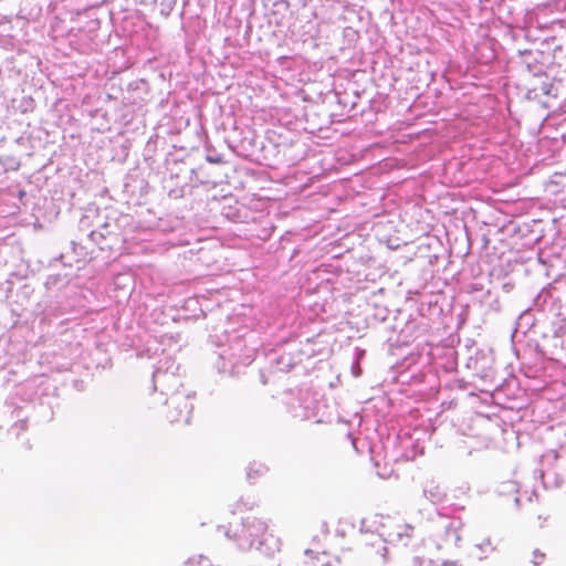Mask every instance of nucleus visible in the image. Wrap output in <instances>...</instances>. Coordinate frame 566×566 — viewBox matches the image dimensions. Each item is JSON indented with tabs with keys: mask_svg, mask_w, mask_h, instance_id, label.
<instances>
[{
	"mask_svg": "<svg viewBox=\"0 0 566 566\" xmlns=\"http://www.w3.org/2000/svg\"><path fill=\"white\" fill-rule=\"evenodd\" d=\"M514 285L512 283H504L502 284V290L505 293H510L513 290Z\"/></svg>",
	"mask_w": 566,
	"mask_h": 566,
	"instance_id": "2f4dec72",
	"label": "nucleus"
},
{
	"mask_svg": "<svg viewBox=\"0 0 566 566\" xmlns=\"http://www.w3.org/2000/svg\"><path fill=\"white\" fill-rule=\"evenodd\" d=\"M167 419L171 422L188 424L190 422L193 403L189 394L172 392L165 401Z\"/></svg>",
	"mask_w": 566,
	"mask_h": 566,
	"instance_id": "39448f33",
	"label": "nucleus"
},
{
	"mask_svg": "<svg viewBox=\"0 0 566 566\" xmlns=\"http://www.w3.org/2000/svg\"><path fill=\"white\" fill-rule=\"evenodd\" d=\"M32 292H33V290L31 289V286H30V285H28V284H23V285L21 286V295H23V297H24L25 300L29 297L30 293H32Z\"/></svg>",
	"mask_w": 566,
	"mask_h": 566,
	"instance_id": "cd10ccee",
	"label": "nucleus"
},
{
	"mask_svg": "<svg viewBox=\"0 0 566 566\" xmlns=\"http://www.w3.org/2000/svg\"><path fill=\"white\" fill-rule=\"evenodd\" d=\"M15 412H17L18 420L12 426V430H17V434H19L20 431H24L27 429L28 417L24 416L23 418H20L23 412L22 409H17Z\"/></svg>",
	"mask_w": 566,
	"mask_h": 566,
	"instance_id": "f3484780",
	"label": "nucleus"
},
{
	"mask_svg": "<svg viewBox=\"0 0 566 566\" xmlns=\"http://www.w3.org/2000/svg\"><path fill=\"white\" fill-rule=\"evenodd\" d=\"M536 312V310L534 308V306L532 305L531 307H528L527 310H525L520 316H518V319H517V324L518 326L521 327H526V328H530L534 325L535 323V317L533 315V312Z\"/></svg>",
	"mask_w": 566,
	"mask_h": 566,
	"instance_id": "2eb2a0df",
	"label": "nucleus"
},
{
	"mask_svg": "<svg viewBox=\"0 0 566 566\" xmlns=\"http://www.w3.org/2000/svg\"><path fill=\"white\" fill-rule=\"evenodd\" d=\"M533 306L544 318L566 325V284L555 282L543 287L534 297Z\"/></svg>",
	"mask_w": 566,
	"mask_h": 566,
	"instance_id": "f03ea898",
	"label": "nucleus"
},
{
	"mask_svg": "<svg viewBox=\"0 0 566 566\" xmlns=\"http://www.w3.org/2000/svg\"><path fill=\"white\" fill-rule=\"evenodd\" d=\"M415 323L409 322L406 326V329L401 331V334H406L405 338L401 340L402 343H408L409 338L412 337L411 329H413Z\"/></svg>",
	"mask_w": 566,
	"mask_h": 566,
	"instance_id": "5701e85b",
	"label": "nucleus"
},
{
	"mask_svg": "<svg viewBox=\"0 0 566 566\" xmlns=\"http://www.w3.org/2000/svg\"><path fill=\"white\" fill-rule=\"evenodd\" d=\"M0 290L6 294V297H10L13 290V280L10 277L0 284Z\"/></svg>",
	"mask_w": 566,
	"mask_h": 566,
	"instance_id": "412c9836",
	"label": "nucleus"
},
{
	"mask_svg": "<svg viewBox=\"0 0 566 566\" xmlns=\"http://www.w3.org/2000/svg\"><path fill=\"white\" fill-rule=\"evenodd\" d=\"M489 307L494 311V312H499L501 310V305H500V302H499V297L497 295H495L490 302H489Z\"/></svg>",
	"mask_w": 566,
	"mask_h": 566,
	"instance_id": "393cba45",
	"label": "nucleus"
},
{
	"mask_svg": "<svg viewBox=\"0 0 566 566\" xmlns=\"http://www.w3.org/2000/svg\"><path fill=\"white\" fill-rule=\"evenodd\" d=\"M555 91L556 88L554 84L551 83L547 77H545V80L541 81L538 86H534L533 88L527 90L526 97L528 99H536L541 95L555 96Z\"/></svg>",
	"mask_w": 566,
	"mask_h": 566,
	"instance_id": "f8f14e48",
	"label": "nucleus"
},
{
	"mask_svg": "<svg viewBox=\"0 0 566 566\" xmlns=\"http://www.w3.org/2000/svg\"><path fill=\"white\" fill-rule=\"evenodd\" d=\"M305 555H307V556H312V555H313V551H311V549H306V551H305Z\"/></svg>",
	"mask_w": 566,
	"mask_h": 566,
	"instance_id": "e433bc0d",
	"label": "nucleus"
},
{
	"mask_svg": "<svg viewBox=\"0 0 566 566\" xmlns=\"http://www.w3.org/2000/svg\"><path fill=\"white\" fill-rule=\"evenodd\" d=\"M401 443H402L403 446H406V448H407L408 446H411V447L413 448V450L411 451V453H409V452H406V453H405V455H406V458H407V459H413L418 453H422V450L418 451L417 446H416V444L412 442V440H411V437H409V436H407V434L402 438Z\"/></svg>",
	"mask_w": 566,
	"mask_h": 566,
	"instance_id": "6ab92c4d",
	"label": "nucleus"
},
{
	"mask_svg": "<svg viewBox=\"0 0 566 566\" xmlns=\"http://www.w3.org/2000/svg\"><path fill=\"white\" fill-rule=\"evenodd\" d=\"M207 161L211 164H221L223 163V157L220 154H208L206 156Z\"/></svg>",
	"mask_w": 566,
	"mask_h": 566,
	"instance_id": "b1692460",
	"label": "nucleus"
},
{
	"mask_svg": "<svg viewBox=\"0 0 566 566\" xmlns=\"http://www.w3.org/2000/svg\"><path fill=\"white\" fill-rule=\"evenodd\" d=\"M378 552L381 554L384 563H387V560H388V557H387L388 548L386 546H382L381 549L378 551Z\"/></svg>",
	"mask_w": 566,
	"mask_h": 566,
	"instance_id": "7c9ffc66",
	"label": "nucleus"
},
{
	"mask_svg": "<svg viewBox=\"0 0 566 566\" xmlns=\"http://www.w3.org/2000/svg\"><path fill=\"white\" fill-rule=\"evenodd\" d=\"M517 492V483L514 481H507L502 483L500 493L506 494V493H516Z\"/></svg>",
	"mask_w": 566,
	"mask_h": 566,
	"instance_id": "aec40b11",
	"label": "nucleus"
},
{
	"mask_svg": "<svg viewBox=\"0 0 566 566\" xmlns=\"http://www.w3.org/2000/svg\"><path fill=\"white\" fill-rule=\"evenodd\" d=\"M533 555H534L533 564L535 566H538L541 564V560L545 557V554L541 553L538 549H535Z\"/></svg>",
	"mask_w": 566,
	"mask_h": 566,
	"instance_id": "bb28decb",
	"label": "nucleus"
},
{
	"mask_svg": "<svg viewBox=\"0 0 566 566\" xmlns=\"http://www.w3.org/2000/svg\"><path fill=\"white\" fill-rule=\"evenodd\" d=\"M80 230L81 231H84V230H87L88 227H90V217L88 216H83L80 220Z\"/></svg>",
	"mask_w": 566,
	"mask_h": 566,
	"instance_id": "a878e982",
	"label": "nucleus"
},
{
	"mask_svg": "<svg viewBox=\"0 0 566 566\" xmlns=\"http://www.w3.org/2000/svg\"><path fill=\"white\" fill-rule=\"evenodd\" d=\"M463 523L459 517H441L437 522L434 541L437 548L459 547L461 541L460 530Z\"/></svg>",
	"mask_w": 566,
	"mask_h": 566,
	"instance_id": "20e7f679",
	"label": "nucleus"
},
{
	"mask_svg": "<svg viewBox=\"0 0 566 566\" xmlns=\"http://www.w3.org/2000/svg\"><path fill=\"white\" fill-rule=\"evenodd\" d=\"M196 184L192 182V184H185L184 182H177L175 187L170 188L169 191H168V196L172 199H180V198H184L185 196V192H186V188L188 187H195Z\"/></svg>",
	"mask_w": 566,
	"mask_h": 566,
	"instance_id": "dca6fc26",
	"label": "nucleus"
},
{
	"mask_svg": "<svg viewBox=\"0 0 566 566\" xmlns=\"http://www.w3.org/2000/svg\"><path fill=\"white\" fill-rule=\"evenodd\" d=\"M39 412L43 413L48 421L53 419L54 412L51 407L40 405Z\"/></svg>",
	"mask_w": 566,
	"mask_h": 566,
	"instance_id": "4be33fe9",
	"label": "nucleus"
},
{
	"mask_svg": "<svg viewBox=\"0 0 566 566\" xmlns=\"http://www.w3.org/2000/svg\"><path fill=\"white\" fill-rule=\"evenodd\" d=\"M493 357L491 354L478 353L475 358L472 360L473 369L483 381L495 384V386H500L496 381V373L493 367Z\"/></svg>",
	"mask_w": 566,
	"mask_h": 566,
	"instance_id": "6e6552de",
	"label": "nucleus"
},
{
	"mask_svg": "<svg viewBox=\"0 0 566 566\" xmlns=\"http://www.w3.org/2000/svg\"><path fill=\"white\" fill-rule=\"evenodd\" d=\"M365 355V350L356 348L355 361L352 365V374L354 377H359L361 375V368L359 365V359Z\"/></svg>",
	"mask_w": 566,
	"mask_h": 566,
	"instance_id": "a211bd4d",
	"label": "nucleus"
},
{
	"mask_svg": "<svg viewBox=\"0 0 566 566\" xmlns=\"http://www.w3.org/2000/svg\"><path fill=\"white\" fill-rule=\"evenodd\" d=\"M238 546L248 551L255 548L265 556H272L280 551V539L268 532V524L255 516H247L239 528L234 531Z\"/></svg>",
	"mask_w": 566,
	"mask_h": 566,
	"instance_id": "f257e3e1",
	"label": "nucleus"
},
{
	"mask_svg": "<svg viewBox=\"0 0 566 566\" xmlns=\"http://www.w3.org/2000/svg\"><path fill=\"white\" fill-rule=\"evenodd\" d=\"M482 552H485V547H489L490 551H493V547H491V541L488 538L482 544L476 545Z\"/></svg>",
	"mask_w": 566,
	"mask_h": 566,
	"instance_id": "c756f323",
	"label": "nucleus"
},
{
	"mask_svg": "<svg viewBox=\"0 0 566 566\" xmlns=\"http://www.w3.org/2000/svg\"><path fill=\"white\" fill-rule=\"evenodd\" d=\"M274 365L277 371L289 373L295 365L292 354H282L274 360Z\"/></svg>",
	"mask_w": 566,
	"mask_h": 566,
	"instance_id": "ddd939ff",
	"label": "nucleus"
},
{
	"mask_svg": "<svg viewBox=\"0 0 566 566\" xmlns=\"http://www.w3.org/2000/svg\"><path fill=\"white\" fill-rule=\"evenodd\" d=\"M169 170V179L176 180L177 182H184L185 184H192L195 182L197 178V170L196 168H188L186 167L185 163L174 161Z\"/></svg>",
	"mask_w": 566,
	"mask_h": 566,
	"instance_id": "9d476101",
	"label": "nucleus"
},
{
	"mask_svg": "<svg viewBox=\"0 0 566 566\" xmlns=\"http://www.w3.org/2000/svg\"><path fill=\"white\" fill-rule=\"evenodd\" d=\"M406 530H408V531H412L413 528H412V526L407 525V526H406Z\"/></svg>",
	"mask_w": 566,
	"mask_h": 566,
	"instance_id": "4c0bfd02",
	"label": "nucleus"
},
{
	"mask_svg": "<svg viewBox=\"0 0 566 566\" xmlns=\"http://www.w3.org/2000/svg\"><path fill=\"white\" fill-rule=\"evenodd\" d=\"M444 489L434 481L427 482L423 488V496L433 504H439L446 499Z\"/></svg>",
	"mask_w": 566,
	"mask_h": 566,
	"instance_id": "9b49d317",
	"label": "nucleus"
},
{
	"mask_svg": "<svg viewBox=\"0 0 566 566\" xmlns=\"http://www.w3.org/2000/svg\"><path fill=\"white\" fill-rule=\"evenodd\" d=\"M251 361L250 356L241 358V356L234 352V347H231L230 353H228V350H223L219 355L216 367L220 374L234 376L239 374L238 368L240 366H248Z\"/></svg>",
	"mask_w": 566,
	"mask_h": 566,
	"instance_id": "423d86ee",
	"label": "nucleus"
},
{
	"mask_svg": "<svg viewBox=\"0 0 566 566\" xmlns=\"http://www.w3.org/2000/svg\"><path fill=\"white\" fill-rule=\"evenodd\" d=\"M208 563H209V560L206 557L200 556L199 559H198L197 565L198 566H207Z\"/></svg>",
	"mask_w": 566,
	"mask_h": 566,
	"instance_id": "473e14b6",
	"label": "nucleus"
},
{
	"mask_svg": "<svg viewBox=\"0 0 566 566\" xmlns=\"http://www.w3.org/2000/svg\"><path fill=\"white\" fill-rule=\"evenodd\" d=\"M304 566H317L313 560L306 562Z\"/></svg>",
	"mask_w": 566,
	"mask_h": 566,
	"instance_id": "f704fd0d",
	"label": "nucleus"
},
{
	"mask_svg": "<svg viewBox=\"0 0 566 566\" xmlns=\"http://www.w3.org/2000/svg\"><path fill=\"white\" fill-rule=\"evenodd\" d=\"M514 503H515L516 507H520L521 502H520V497L518 496L514 497Z\"/></svg>",
	"mask_w": 566,
	"mask_h": 566,
	"instance_id": "72a5a7b5",
	"label": "nucleus"
},
{
	"mask_svg": "<svg viewBox=\"0 0 566 566\" xmlns=\"http://www.w3.org/2000/svg\"><path fill=\"white\" fill-rule=\"evenodd\" d=\"M175 370H178V366L175 367L174 361L169 359L160 360L153 374L154 389L168 397L172 392H179L178 389L182 386V382Z\"/></svg>",
	"mask_w": 566,
	"mask_h": 566,
	"instance_id": "7ed1b4c3",
	"label": "nucleus"
},
{
	"mask_svg": "<svg viewBox=\"0 0 566 566\" xmlns=\"http://www.w3.org/2000/svg\"><path fill=\"white\" fill-rule=\"evenodd\" d=\"M268 472V467L262 463L252 462L247 469V479L253 483L258 478Z\"/></svg>",
	"mask_w": 566,
	"mask_h": 566,
	"instance_id": "4468645a",
	"label": "nucleus"
},
{
	"mask_svg": "<svg viewBox=\"0 0 566 566\" xmlns=\"http://www.w3.org/2000/svg\"><path fill=\"white\" fill-rule=\"evenodd\" d=\"M115 230L116 226L106 221L101 223L97 229L91 230L86 237L91 242L97 244L101 250H111L113 243L118 239V233Z\"/></svg>",
	"mask_w": 566,
	"mask_h": 566,
	"instance_id": "0eeeda50",
	"label": "nucleus"
},
{
	"mask_svg": "<svg viewBox=\"0 0 566 566\" xmlns=\"http://www.w3.org/2000/svg\"><path fill=\"white\" fill-rule=\"evenodd\" d=\"M71 244H72V249H73V251L75 252V254H76V255H82V254H83V251H82V250H83L84 248H83L81 244H77V243H76V242H74V241H72V242H71Z\"/></svg>",
	"mask_w": 566,
	"mask_h": 566,
	"instance_id": "c85d7f7f",
	"label": "nucleus"
},
{
	"mask_svg": "<svg viewBox=\"0 0 566 566\" xmlns=\"http://www.w3.org/2000/svg\"><path fill=\"white\" fill-rule=\"evenodd\" d=\"M317 406L308 392L303 394L298 399L289 405V411L293 418L310 420L315 418Z\"/></svg>",
	"mask_w": 566,
	"mask_h": 566,
	"instance_id": "1a4fd4ad",
	"label": "nucleus"
},
{
	"mask_svg": "<svg viewBox=\"0 0 566 566\" xmlns=\"http://www.w3.org/2000/svg\"><path fill=\"white\" fill-rule=\"evenodd\" d=\"M485 296H486V298H492L493 293L491 291H488Z\"/></svg>",
	"mask_w": 566,
	"mask_h": 566,
	"instance_id": "c9c22d12",
	"label": "nucleus"
},
{
	"mask_svg": "<svg viewBox=\"0 0 566 566\" xmlns=\"http://www.w3.org/2000/svg\"><path fill=\"white\" fill-rule=\"evenodd\" d=\"M192 563H193V562H192V559H189V560L186 563V565H185V566H188V565H190V564H192Z\"/></svg>",
	"mask_w": 566,
	"mask_h": 566,
	"instance_id": "58836bf2",
	"label": "nucleus"
}]
</instances>
